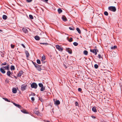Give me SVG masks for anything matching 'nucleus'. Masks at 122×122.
I'll return each mask as SVG.
<instances>
[{"mask_svg": "<svg viewBox=\"0 0 122 122\" xmlns=\"http://www.w3.org/2000/svg\"><path fill=\"white\" fill-rule=\"evenodd\" d=\"M109 10L114 12H115L116 10V8L115 7L113 6H110L108 8Z\"/></svg>", "mask_w": 122, "mask_h": 122, "instance_id": "obj_1", "label": "nucleus"}, {"mask_svg": "<svg viewBox=\"0 0 122 122\" xmlns=\"http://www.w3.org/2000/svg\"><path fill=\"white\" fill-rule=\"evenodd\" d=\"M34 112L38 116H40L41 115V114L39 112L37 108H35V109L34 110Z\"/></svg>", "mask_w": 122, "mask_h": 122, "instance_id": "obj_2", "label": "nucleus"}, {"mask_svg": "<svg viewBox=\"0 0 122 122\" xmlns=\"http://www.w3.org/2000/svg\"><path fill=\"white\" fill-rule=\"evenodd\" d=\"M37 85L35 82L33 83L31 85V87L32 88H34L35 89L37 88Z\"/></svg>", "mask_w": 122, "mask_h": 122, "instance_id": "obj_3", "label": "nucleus"}, {"mask_svg": "<svg viewBox=\"0 0 122 122\" xmlns=\"http://www.w3.org/2000/svg\"><path fill=\"white\" fill-rule=\"evenodd\" d=\"M90 51L93 53H94L95 55L97 54V52H98V50L97 49H91Z\"/></svg>", "mask_w": 122, "mask_h": 122, "instance_id": "obj_4", "label": "nucleus"}, {"mask_svg": "<svg viewBox=\"0 0 122 122\" xmlns=\"http://www.w3.org/2000/svg\"><path fill=\"white\" fill-rule=\"evenodd\" d=\"M35 67L39 71H40L42 70L41 67V65H40L37 64L36 66H35Z\"/></svg>", "mask_w": 122, "mask_h": 122, "instance_id": "obj_5", "label": "nucleus"}, {"mask_svg": "<svg viewBox=\"0 0 122 122\" xmlns=\"http://www.w3.org/2000/svg\"><path fill=\"white\" fill-rule=\"evenodd\" d=\"M53 101L54 102L55 104L58 105H59L60 104V102L59 100H55V99H53Z\"/></svg>", "mask_w": 122, "mask_h": 122, "instance_id": "obj_6", "label": "nucleus"}, {"mask_svg": "<svg viewBox=\"0 0 122 122\" xmlns=\"http://www.w3.org/2000/svg\"><path fill=\"white\" fill-rule=\"evenodd\" d=\"M26 86L25 84L22 85L21 86V88L22 90L24 91L26 89Z\"/></svg>", "mask_w": 122, "mask_h": 122, "instance_id": "obj_7", "label": "nucleus"}, {"mask_svg": "<svg viewBox=\"0 0 122 122\" xmlns=\"http://www.w3.org/2000/svg\"><path fill=\"white\" fill-rule=\"evenodd\" d=\"M56 48L58 49L59 51H62L63 50V49L62 48V47L58 45H57L56 46Z\"/></svg>", "mask_w": 122, "mask_h": 122, "instance_id": "obj_8", "label": "nucleus"}, {"mask_svg": "<svg viewBox=\"0 0 122 122\" xmlns=\"http://www.w3.org/2000/svg\"><path fill=\"white\" fill-rule=\"evenodd\" d=\"M23 73L24 72L22 71H20L17 74V77H20V76L22 75L23 74Z\"/></svg>", "mask_w": 122, "mask_h": 122, "instance_id": "obj_9", "label": "nucleus"}, {"mask_svg": "<svg viewBox=\"0 0 122 122\" xmlns=\"http://www.w3.org/2000/svg\"><path fill=\"white\" fill-rule=\"evenodd\" d=\"M13 104L15 106L17 107L18 108L20 109L21 107V106L19 105V104H16L15 103H13Z\"/></svg>", "mask_w": 122, "mask_h": 122, "instance_id": "obj_10", "label": "nucleus"}, {"mask_svg": "<svg viewBox=\"0 0 122 122\" xmlns=\"http://www.w3.org/2000/svg\"><path fill=\"white\" fill-rule=\"evenodd\" d=\"M66 50L70 54H71L72 53V51L71 49L68 48L66 49Z\"/></svg>", "mask_w": 122, "mask_h": 122, "instance_id": "obj_11", "label": "nucleus"}, {"mask_svg": "<svg viewBox=\"0 0 122 122\" xmlns=\"http://www.w3.org/2000/svg\"><path fill=\"white\" fill-rule=\"evenodd\" d=\"M22 30H23V31L25 33H27L28 32V31L27 30V29L25 28H23L22 29Z\"/></svg>", "mask_w": 122, "mask_h": 122, "instance_id": "obj_12", "label": "nucleus"}, {"mask_svg": "<svg viewBox=\"0 0 122 122\" xmlns=\"http://www.w3.org/2000/svg\"><path fill=\"white\" fill-rule=\"evenodd\" d=\"M62 18L64 21H66L67 20L66 18L64 16H62Z\"/></svg>", "mask_w": 122, "mask_h": 122, "instance_id": "obj_13", "label": "nucleus"}, {"mask_svg": "<svg viewBox=\"0 0 122 122\" xmlns=\"http://www.w3.org/2000/svg\"><path fill=\"white\" fill-rule=\"evenodd\" d=\"M12 92L14 93H15L17 92V90L15 88H14L12 89Z\"/></svg>", "mask_w": 122, "mask_h": 122, "instance_id": "obj_14", "label": "nucleus"}, {"mask_svg": "<svg viewBox=\"0 0 122 122\" xmlns=\"http://www.w3.org/2000/svg\"><path fill=\"white\" fill-rule=\"evenodd\" d=\"M25 52L26 54V57L27 58L29 56V54L28 52L27 51H25Z\"/></svg>", "mask_w": 122, "mask_h": 122, "instance_id": "obj_15", "label": "nucleus"}, {"mask_svg": "<svg viewBox=\"0 0 122 122\" xmlns=\"http://www.w3.org/2000/svg\"><path fill=\"white\" fill-rule=\"evenodd\" d=\"M5 70H7L8 71L9 70V65H7L6 66H5Z\"/></svg>", "mask_w": 122, "mask_h": 122, "instance_id": "obj_16", "label": "nucleus"}, {"mask_svg": "<svg viewBox=\"0 0 122 122\" xmlns=\"http://www.w3.org/2000/svg\"><path fill=\"white\" fill-rule=\"evenodd\" d=\"M0 71L1 73L3 74L5 73V71L4 70V69L0 68Z\"/></svg>", "mask_w": 122, "mask_h": 122, "instance_id": "obj_17", "label": "nucleus"}, {"mask_svg": "<svg viewBox=\"0 0 122 122\" xmlns=\"http://www.w3.org/2000/svg\"><path fill=\"white\" fill-rule=\"evenodd\" d=\"M92 111L94 112H96L97 111L96 110V107H93L92 108Z\"/></svg>", "mask_w": 122, "mask_h": 122, "instance_id": "obj_18", "label": "nucleus"}, {"mask_svg": "<svg viewBox=\"0 0 122 122\" xmlns=\"http://www.w3.org/2000/svg\"><path fill=\"white\" fill-rule=\"evenodd\" d=\"M3 19L5 20H6L7 18V17L6 15H4L2 16Z\"/></svg>", "mask_w": 122, "mask_h": 122, "instance_id": "obj_19", "label": "nucleus"}, {"mask_svg": "<svg viewBox=\"0 0 122 122\" xmlns=\"http://www.w3.org/2000/svg\"><path fill=\"white\" fill-rule=\"evenodd\" d=\"M11 74V72L10 71H9L7 72V75L8 76H10V75Z\"/></svg>", "mask_w": 122, "mask_h": 122, "instance_id": "obj_20", "label": "nucleus"}, {"mask_svg": "<svg viewBox=\"0 0 122 122\" xmlns=\"http://www.w3.org/2000/svg\"><path fill=\"white\" fill-rule=\"evenodd\" d=\"M35 39L36 40H40V37L38 36H36L35 37Z\"/></svg>", "mask_w": 122, "mask_h": 122, "instance_id": "obj_21", "label": "nucleus"}, {"mask_svg": "<svg viewBox=\"0 0 122 122\" xmlns=\"http://www.w3.org/2000/svg\"><path fill=\"white\" fill-rule=\"evenodd\" d=\"M10 69L11 70H15V67L14 66H11L10 67Z\"/></svg>", "mask_w": 122, "mask_h": 122, "instance_id": "obj_22", "label": "nucleus"}, {"mask_svg": "<svg viewBox=\"0 0 122 122\" xmlns=\"http://www.w3.org/2000/svg\"><path fill=\"white\" fill-rule=\"evenodd\" d=\"M117 46H112L111 47V48L112 50H114L116 48H117Z\"/></svg>", "mask_w": 122, "mask_h": 122, "instance_id": "obj_23", "label": "nucleus"}, {"mask_svg": "<svg viewBox=\"0 0 122 122\" xmlns=\"http://www.w3.org/2000/svg\"><path fill=\"white\" fill-rule=\"evenodd\" d=\"M21 111L23 113H27L26 110L25 109H23L21 110Z\"/></svg>", "mask_w": 122, "mask_h": 122, "instance_id": "obj_24", "label": "nucleus"}, {"mask_svg": "<svg viewBox=\"0 0 122 122\" xmlns=\"http://www.w3.org/2000/svg\"><path fill=\"white\" fill-rule=\"evenodd\" d=\"M8 65H9V64H8L6 62H5L3 63H2L1 64V66H5Z\"/></svg>", "mask_w": 122, "mask_h": 122, "instance_id": "obj_25", "label": "nucleus"}, {"mask_svg": "<svg viewBox=\"0 0 122 122\" xmlns=\"http://www.w3.org/2000/svg\"><path fill=\"white\" fill-rule=\"evenodd\" d=\"M58 11L59 13V14L61 13L62 11V10H61L60 8L58 9Z\"/></svg>", "mask_w": 122, "mask_h": 122, "instance_id": "obj_26", "label": "nucleus"}, {"mask_svg": "<svg viewBox=\"0 0 122 122\" xmlns=\"http://www.w3.org/2000/svg\"><path fill=\"white\" fill-rule=\"evenodd\" d=\"M88 53V51L86 50H85L83 52V54L86 55H87Z\"/></svg>", "mask_w": 122, "mask_h": 122, "instance_id": "obj_27", "label": "nucleus"}, {"mask_svg": "<svg viewBox=\"0 0 122 122\" xmlns=\"http://www.w3.org/2000/svg\"><path fill=\"white\" fill-rule=\"evenodd\" d=\"M76 30L79 34L81 33V31L79 28H76Z\"/></svg>", "mask_w": 122, "mask_h": 122, "instance_id": "obj_28", "label": "nucleus"}, {"mask_svg": "<svg viewBox=\"0 0 122 122\" xmlns=\"http://www.w3.org/2000/svg\"><path fill=\"white\" fill-rule=\"evenodd\" d=\"M38 85L40 87H43V85L42 83H39L38 84Z\"/></svg>", "mask_w": 122, "mask_h": 122, "instance_id": "obj_29", "label": "nucleus"}, {"mask_svg": "<svg viewBox=\"0 0 122 122\" xmlns=\"http://www.w3.org/2000/svg\"><path fill=\"white\" fill-rule=\"evenodd\" d=\"M73 44L75 46H77L78 45V43L76 42H75L73 43Z\"/></svg>", "mask_w": 122, "mask_h": 122, "instance_id": "obj_30", "label": "nucleus"}, {"mask_svg": "<svg viewBox=\"0 0 122 122\" xmlns=\"http://www.w3.org/2000/svg\"><path fill=\"white\" fill-rule=\"evenodd\" d=\"M29 17L30 19H33V16L31 15H29Z\"/></svg>", "mask_w": 122, "mask_h": 122, "instance_id": "obj_31", "label": "nucleus"}, {"mask_svg": "<svg viewBox=\"0 0 122 122\" xmlns=\"http://www.w3.org/2000/svg\"><path fill=\"white\" fill-rule=\"evenodd\" d=\"M94 67L96 69H97L98 67V65L97 64H95L94 66Z\"/></svg>", "mask_w": 122, "mask_h": 122, "instance_id": "obj_32", "label": "nucleus"}, {"mask_svg": "<svg viewBox=\"0 0 122 122\" xmlns=\"http://www.w3.org/2000/svg\"><path fill=\"white\" fill-rule=\"evenodd\" d=\"M37 62L39 64H40L41 63L39 59H37Z\"/></svg>", "mask_w": 122, "mask_h": 122, "instance_id": "obj_33", "label": "nucleus"}, {"mask_svg": "<svg viewBox=\"0 0 122 122\" xmlns=\"http://www.w3.org/2000/svg\"><path fill=\"white\" fill-rule=\"evenodd\" d=\"M98 57L99 59H100L101 58H102V56H101L100 54H99L98 55Z\"/></svg>", "mask_w": 122, "mask_h": 122, "instance_id": "obj_34", "label": "nucleus"}, {"mask_svg": "<svg viewBox=\"0 0 122 122\" xmlns=\"http://www.w3.org/2000/svg\"><path fill=\"white\" fill-rule=\"evenodd\" d=\"M42 60H41L42 61H43V60H45L46 59V58L45 56L43 55L42 56Z\"/></svg>", "mask_w": 122, "mask_h": 122, "instance_id": "obj_35", "label": "nucleus"}, {"mask_svg": "<svg viewBox=\"0 0 122 122\" xmlns=\"http://www.w3.org/2000/svg\"><path fill=\"white\" fill-rule=\"evenodd\" d=\"M45 89V87H41V88L40 89V91H43Z\"/></svg>", "mask_w": 122, "mask_h": 122, "instance_id": "obj_36", "label": "nucleus"}, {"mask_svg": "<svg viewBox=\"0 0 122 122\" xmlns=\"http://www.w3.org/2000/svg\"><path fill=\"white\" fill-rule=\"evenodd\" d=\"M104 14L106 16H107L108 15V13L107 12L105 11L104 12Z\"/></svg>", "mask_w": 122, "mask_h": 122, "instance_id": "obj_37", "label": "nucleus"}, {"mask_svg": "<svg viewBox=\"0 0 122 122\" xmlns=\"http://www.w3.org/2000/svg\"><path fill=\"white\" fill-rule=\"evenodd\" d=\"M73 39L71 37H70V39L68 40L69 41L71 42L72 41Z\"/></svg>", "mask_w": 122, "mask_h": 122, "instance_id": "obj_38", "label": "nucleus"}, {"mask_svg": "<svg viewBox=\"0 0 122 122\" xmlns=\"http://www.w3.org/2000/svg\"><path fill=\"white\" fill-rule=\"evenodd\" d=\"M41 44H43V45H48V44L47 43H40Z\"/></svg>", "mask_w": 122, "mask_h": 122, "instance_id": "obj_39", "label": "nucleus"}, {"mask_svg": "<svg viewBox=\"0 0 122 122\" xmlns=\"http://www.w3.org/2000/svg\"><path fill=\"white\" fill-rule=\"evenodd\" d=\"M75 104L76 106H78L79 104L77 102H75Z\"/></svg>", "mask_w": 122, "mask_h": 122, "instance_id": "obj_40", "label": "nucleus"}, {"mask_svg": "<svg viewBox=\"0 0 122 122\" xmlns=\"http://www.w3.org/2000/svg\"><path fill=\"white\" fill-rule=\"evenodd\" d=\"M4 100H5L6 101H7V102H10V101L7 98H3Z\"/></svg>", "mask_w": 122, "mask_h": 122, "instance_id": "obj_41", "label": "nucleus"}, {"mask_svg": "<svg viewBox=\"0 0 122 122\" xmlns=\"http://www.w3.org/2000/svg\"><path fill=\"white\" fill-rule=\"evenodd\" d=\"M35 95H36L34 93H32V92L31 94H30V96H35Z\"/></svg>", "mask_w": 122, "mask_h": 122, "instance_id": "obj_42", "label": "nucleus"}, {"mask_svg": "<svg viewBox=\"0 0 122 122\" xmlns=\"http://www.w3.org/2000/svg\"><path fill=\"white\" fill-rule=\"evenodd\" d=\"M32 63L34 65L35 67L36 66H36L37 65V64H36V63L34 62L33 61H32Z\"/></svg>", "mask_w": 122, "mask_h": 122, "instance_id": "obj_43", "label": "nucleus"}, {"mask_svg": "<svg viewBox=\"0 0 122 122\" xmlns=\"http://www.w3.org/2000/svg\"><path fill=\"white\" fill-rule=\"evenodd\" d=\"M15 45H12V44L11 45V47L12 48H14Z\"/></svg>", "mask_w": 122, "mask_h": 122, "instance_id": "obj_44", "label": "nucleus"}, {"mask_svg": "<svg viewBox=\"0 0 122 122\" xmlns=\"http://www.w3.org/2000/svg\"><path fill=\"white\" fill-rule=\"evenodd\" d=\"M31 100L33 101H34L35 100V98L34 97H31Z\"/></svg>", "mask_w": 122, "mask_h": 122, "instance_id": "obj_45", "label": "nucleus"}, {"mask_svg": "<svg viewBox=\"0 0 122 122\" xmlns=\"http://www.w3.org/2000/svg\"><path fill=\"white\" fill-rule=\"evenodd\" d=\"M26 1L28 2H31L32 1V0H26Z\"/></svg>", "mask_w": 122, "mask_h": 122, "instance_id": "obj_46", "label": "nucleus"}, {"mask_svg": "<svg viewBox=\"0 0 122 122\" xmlns=\"http://www.w3.org/2000/svg\"><path fill=\"white\" fill-rule=\"evenodd\" d=\"M81 89L80 88H79L78 89V90L79 92H81Z\"/></svg>", "mask_w": 122, "mask_h": 122, "instance_id": "obj_47", "label": "nucleus"}, {"mask_svg": "<svg viewBox=\"0 0 122 122\" xmlns=\"http://www.w3.org/2000/svg\"><path fill=\"white\" fill-rule=\"evenodd\" d=\"M69 28L71 30H74L73 28H72L71 27H69Z\"/></svg>", "mask_w": 122, "mask_h": 122, "instance_id": "obj_48", "label": "nucleus"}, {"mask_svg": "<svg viewBox=\"0 0 122 122\" xmlns=\"http://www.w3.org/2000/svg\"><path fill=\"white\" fill-rule=\"evenodd\" d=\"M21 45L24 48H25V46L23 44H21Z\"/></svg>", "mask_w": 122, "mask_h": 122, "instance_id": "obj_49", "label": "nucleus"}, {"mask_svg": "<svg viewBox=\"0 0 122 122\" xmlns=\"http://www.w3.org/2000/svg\"><path fill=\"white\" fill-rule=\"evenodd\" d=\"M91 117L92 118H96V117H95L94 116H91Z\"/></svg>", "mask_w": 122, "mask_h": 122, "instance_id": "obj_50", "label": "nucleus"}, {"mask_svg": "<svg viewBox=\"0 0 122 122\" xmlns=\"http://www.w3.org/2000/svg\"><path fill=\"white\" fill-rule=\"evenodd\" d=\"M5 68V66H2L0 68H2L3 69H4Z\"/></svg>", "mask_w": 122, "mask_h": 122, "instance_id": "obj_51", "label": "nucleus"}, {"mask_svg": "<svg viewBox=\"0 0 122 122\" xmlns=\"http://www.w3.org/2000/svg\"><path fill=\"white\" fill-rule=\"evenodd\" d=\"M45 2H47L48 1V0H44Z\"/></svg>", "mask_w": 122, "mask_h": 122, "instance_id": "obj_52", "label": "nucleus"}, {"mask_svg": "<svg viewBox=\"0 0 122 122\" xmlns=\"http://www.w3.org/2000/svg\"><path fill=\"white\" fill-rule=\"evenodd\" d=\"M50 121H46V122H50Z\"/></svg>", "mask_w": 122, "mask_h": 122, "instance_id": "obj_53", "label": "nucleus"}, {"mask_svg": "<svg viewBox=\"0 0 122 122\" xmlns=\"http://www.w3.org/2000/svg\"><path fill=\"white\" fill-rule=\"evenodd\" d=\"M2 30L0 29V32H2Z\"/></svg>", "mask_w": 122, "mask_h": 122, "instance_id": "obj_54", "label": "nucleus"}, {"mask_svg": "<svg viewBox=\"0 0 122 122\" xmlns=\"http://www.w3.org/2000/svg\"><path fill=\"white\" fill-rule=\"evenodd\" d=\"M15 78H16V76H15Z\"/></svg>", "mask_w": 122, "mask_h": 122, "instance_id": "obj_55", "label": "nucleus"}]
</instances>
